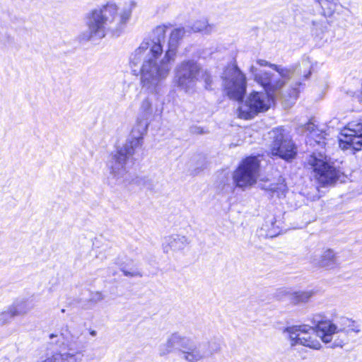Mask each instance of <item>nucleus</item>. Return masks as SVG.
<instances>
[{
	"label": "nucleus",
	"mask_w": 362,
	"mask_h": 362,
	"mask_svg": "<svg viewBox=\"0 0 362 362\" xmlns=\"http://www.w3.org/2000/svg\"><path fill=\"white\" fill-rule=\"evenodd\" d=\"M168 27L155 28L132 53V67L140 66L141 83L149 92L160 94L172 69L173 62L169 52L164 50Z\"/></svg>",
	"instance_id": "f257e3e1"
},
{
	"label": "nucleus",
	"mask_w": 362,
	"mask_h": 362,
	"mask_svg": "<svg viewBox=\"0 0 362 362\" xmlns=\"http://www.w3.org/2000/svg\"><path fill=\"white\" fill-rule=\"evenodd\" d=\"M314 324L315 327L308 325L288 327L284 330V333L288 334L291 346L300 344L319 349L321 347L319 338L325 343L333 341V346L342 347L349 341V334L360 332L356 323L346 317L332 322L322 320L320 316L316 315Z\"/></svg>",
	"instance_id": "f03ea898"
},
{
	"label": "nucleus",
	"mask_w": 362,
	"mask_h": 362,
	"mask_svg": "<svg viewBox=\"0 0 362 362\" xmlns=\"http://www.w3.org/2000/svg\"><path fill=\"white\" fill-rule=\"evenodd\" d=\"M136 3L131 1L121 8L116 4L108 2L88 13L86 25L87 30L80 37L83 40L102 39L107 33L118 36L129 21Z\"/></svg>",
	"instance_id": "7ed1b4c3"
},
{
	"label": "nucleus",
	"mask_w": 362,
	"mask_h": 362,
	"mask_svg": "<svg viewBox=\"0 0 362 362\" xmlns=\"http://www.w3.org/2000/svg\"><path fill=\"white\" fill-rule=\"evenodd\" d=\"M249 71L254 80L264 88L266 93H252L238 107L240 117L245 119L253 118L259 112L267 110L270 107L271 100L280 96L291 104L297 99L299 91L296 88L291 90L288 97L281 94L280 90L284 85V81L274 79L268 72L260 70L254 65L250 66Z\"/></svg>",
	"instance_id": "20e7f679"
},
{
	"label": "nucleus",
	"mask_w": 362,
	"mask_h": 362,
	"mask_svg": "<svg viewBox=\"0 0 362 362\" xmlns=\"http://www.w3.org/2000/svg\"><path fill=\"white\" fill-rule=\"evenodd\" d=\"M179 349V356L186 362H200L221 351V346L214 342L194 343L190 338L178 332L171 334L158 349L160 356H165Z\"/></svg>",
	"instance_id": "39448f33"
},
{
	"label": "nucleus",
	"mask_w": 362,
	"mask_h": 362,
	"mask_svg": "<svg viewBox=\"0 0 362 362\" xmlns=\"http://www.w3.org/2000/svg\"><path fill=\"white\" fill-rule=\"evenodd\" d=\"M145 129L143 126L134 127L123 146L118 148L107 162L109 175L107 177L110 185L125 183L128 180L126 168L127 160L133 156L136 148L142 145Z\"/></svg>",
	"instance_id": "423d86ee"
},
{
	"label": "nucleus",
	"mask_w": 362,
	"mask_h": 362,
	"mask_svg": "<svg viewBox=\"0 0 362 362\" xmlns=\"http://www.w3.org/2000/svg\"><path fill=\"white\" fill-rule=\"evenodd\" d=\"M202 66L194 59L184 60L175 69L174 83L185 93L194 91L197 83L200 81Z\"/></svg>",
	"instance_id": "0eeeda50"
},
{
	"label": "nucleus",
	"mask_w": 362,
	"mask_h": 362,
	"mask_svg": "<svg viewBox=\"0 0 362 362\" xmlns=\"http://www.w3.org/2000/svg\"><path fill=\"white\" fill-rule=\"evenodd\" d=\"M223 86L228 96L241 100L246 92V76L235 62L228 64L222 74Z\"/></svg>",
	"instance_id": "6e6552de"
},
{
	"label": "nucleus",
	"mask_w": 362,
	"mask_h": 362,
	"mask_svg": "<svg viewBox=\"0 0 362 362\" xmlns=\"http://www.w3.org/2000/svg\"><path fill=\"white\" fill-rule=\"evenodd\" d=\"M308 164L313 170L315 179L322 185H332L339 180L341 172L329 164L321 153L310 155Z\"/></svg>",
	"instance_id": "1a4fd4ad"
},
{
	"label": "nucleus",
	"mask_w": 362,
	"mask_h": 362,
	"mask_svg": "<svg viewBox=\"0 0 362 362\" xmlns=\"http://www.w3.org/2000/svg\"><path fill=\"white\" fill-rule=\"evenodd\" d=\"M259 161L255 156L244 159L234 171L233 182L236 187L246 188L256 183L259 175Z\"/></svg>",
	"instance_id": "9d476101"
},
{
	"label": "nucleus",
	"mask_w": 362,
	"mask_h": 362,
	"mask_svg": "<svg viewBox=\"0 0 362 362\" xmlns=\"http://www.w3.org/2000/svg\"><path fill=\"white\" fill-rule=\"evenodd\" d=\"M343 150L358 151L362 147V120L353 121L341 131L339 140Z\"/></svg>",
	"instance_id": "9b49d317"
},
{
	"label": "nucleus",
	"mask_w": 362,
	"mask_h": 362,
	"mask_svg": "<svg viewBox=\"0 0 362 362\" xmlns=\"http://www.w3.org/2000/svg\"><path fill=\"white\" fill-rule=\"evenodd\" d=\"M273 139L271 144V153L273 156L286 160L294 158L296 154L295 145L281 129L273 131Z\"/></svg>",
	"instance_id": "f8f14e48"
},
{
	"label": "nucleus",
	"mask_w": 362,
	"mask_h": 362,
	"mask_svg": "<svg viewBox=\"0 0 362 362\" xmlns=\"http://www.w3.org/2000/svg\"><path fill=\"white\" fill-rule=\"evenodd\" d=\"M312 263L319 267L332 269L338 267L340 264L338 257L335 252L330 249L325 250L319 257L315 256Z\"/></svg>",
	"instance_id": "ddd939ff"
},
{
	"label": "nucleus",
	"mask_w": 362,
	"mask_h": 362,
	"mask_svg": "<svg viewBox=\"0 0 362 362\" xmlns=\"http://www.w3.org/2000/svg\"><path fill=\"white\" fill-rule=\"evenodd\" d=\"M189 243L187 238L180 235H173L165 238L163 243L164 252L182 250Z\"/></svg>",
	"instance_id": "4468645a"
},
{
	"label": "nucleus",
	"mask_w": 362,
	"mask_h": 362,
	"mask_svg": "<svg viewBox=\"0 0 362 362\" xmlns=\"http://www.w3.org/2000/svg\"><path fill=\"white\" fill-rule=\"evenodd\" d=\"M257 64L260 66H269L272 69L275 70L277 74H271L268 73L271 76H274V78L276 80L280 79L284 81V83L286 81L290 78L292 76V71L290 69L282 67L281 66H279L276 64H271L269 62L264 59H257L256 61Z\"/></svg>",
	"instance_id": "2eb2a0df"
},
{
	"label": "nucleus",
	"mask_w": 362,
	"mask_h": 362,
	"mask_svg": "<svg viewBox=\"0 0 362 362\" xmlns=\"http://www.w3.org/2000/svg\"><path fill=\"white\" fill-rule=\"evenodd\" d=\"M279 294L288 296V300L293 304L305 303L314 296L315 292L313 290L296 291L291 293L286 290L279 291Z\"/></svg>",
	"instance_id": "dca6fc26"
},
{
	"label": "nucleus",
	"mask_w": 362,
	"mask_h": 362,
	"mask_svg": "<svg viewBox=\"0 0 362 362\" xmlns=\"http://www.w3.org/2000/svg\"><path fill=\"white\" fill-rule=\"evenodd\" d=\"M185 35L184 28H176L174 29L170 35V38L168 43V48L166 49L167 52H169L170 59L173 63L175 60V57L177 54V48L179 43V41Z\"/></svg>",
	"instance_id": "f3484780"
},
{
	"label": "nucleus",
	"mask_w": 362,
	"mask_h": 362,
	"mask_svg": "<svg viewBox=\"0 0 362 362\" xmlns=\"http://www.w3.org/2000/svg\"><path fill=\"white\" fill-rule=\"evenodd\" d=\"M13 317L26 314L31 307L28 300H21L14 302L8 307Z\"/></svg>",
	"instance_id": "a211bd4d"
},
{
	"label": "nucleus",
	"mask_w": 362,
	"mask_h": 362,
	"mask_svg": "<svg viewBox=\"0 0 362 362\" xmlns=\"http://www.w3.org/2000/svg\"><path fill=\"white\" fill-rule=\"evenodd\" d=\"M192 29L194 32H204L205 34H209L214 31V25H209L206 20H202L195 22Z\"/></svg>",
	"instance_id": "6ab92c4d"
},
{
	"label": "nucleus",
	"mask_w": 362,
	"mask_h": 362,
	"mask_svg": "<svg viewBox=\"0 0 362 362\" xmlns=\"http://www.w3.org/2000/svg\"><path fill=\"white\" fill-rule=\"evenodd\" d=\"M275 221L274 218H272L269 221H266L261 228L262 230L265 232V235L268 237H274L279 233V230L274 226Z\"/></svg>",
	"instance_id": "aec40b11"
},
{
	"label": "nucleus",
	"mask_w": 362,
	"mask_h": 362,
	"mask_svg": "<svg viewBox=\"0 0 362 362\" xmlns=\"http://www.w3.org/2000/svg\"><path fill=\"white\" fill-rule=\"evenodd\" d=\"M321 6L325 14L331 16L336 10L337 4L335 2H329V0H315Z\"/></svg>",
	"instance_id": "412c9836"
},
{
	"label": "nucleus",
	"mask_w": 362,
	"mask_h": 362,
	"mask_svg": "<svg viewBox=\"0 0 362 362\" xmlns=\"http://www.w3.org/2000/svg\"><path fill=\"white\" fill-rule=\"evenodd\" d=\"M140 112L144 117H148L152 114V102L148 98L144 99L141 103Z\"/></svg>",
	"instance_id": "4be33fe9"
},
{
	"label": "nucleus",
	"mask_w": 362,
	"mask_h": 362,
	"mask_svg": "<svg viewBox=\"0 0 362 362\" xmlns=\"http://www.w3.org/2000/svg\"><path fill=\"white\" fill-rule=\"evenodd\" d=\"M302 132H308V134H310L311 136L320 135V130L313 122L305 124L303 127Z\"/></svg>",
	"instance_id": "5701e85b"
},
{
	"label": "nucleus",
	"mask_w": 362,
	"mask_h": 362,
	"mask_svg": "<svg viewBox=\"0 0 362 362\" xmlns=\"http://www.w3.org/2000/svg\"><path fill=\"white\" fill-rule=\"evenodd\" d=\"M200 79H202L204 82V87L206 89H211L212 85V77L211 74L205 69L202 68V73L200 74Z\"/></svg>",
	"instance_id": "b1692460"
},
{
	"label": "nucleus",
	"mask_w": 362,
	"mask_h": 362,
	"mask_svg": "<svg viewBox=\"0 0 362 362\" xmlns=\"http://www.w3.org/2000/svg\"><path fill=\"white\" fill-rule=\"evenodd\" d=\"M13 316L8 308L7 310L0 312V325L10 322Z\"/></svg>",
	"instance_id": "393cba45"
},
{
	"label": "nucleus",
	"mask_w": 362,
	"mask_h": 362,
	"mask_svg": "<svg viewBox=\"0 0 362 362\" xmlns=\"http://www.w3.org/2000/svg\"><path fill=\"white\" fill-rule=\"evenodd\" d=\"M105 298L104 295L99 291L91 293L90 298H89V302L97 303L98 302L102 301Z\"/></svg>",
	"instance_id": "a878e982"
},
{
	"label": "nucleus",
	"mask_w": 362,
	"mask_h": 362,
	"mask_svg": "<svg viewBox=\"0 0 362 362\" xmlns=\"http://www.w3.org/2000/svg\"><path fill=\"white\" fill-rule=\"evenodd\" d=\"M286 185L283 183L277 184V185H272L269 187V189L273 192H276L278 195L284 194L286 191Z\"/></svg>",
	"instance_id": "bb28decb"
},
{
	"label": "nucleus",
	"mask_w": 362,
	"mask_h": 362,
	"mask_svg": "<svg viewBox=\"0 0 362 362\" xmlns=\"http://www.w3.org/2000/svg\"><path fill=\"white\" fill-rule=\"evenodd\" d=\"M122 272L126 276H141V273L137 271L130 272L129 271L122 269Z\"/></svg>",
	"instance_id": "cd10ccee"
},
{
	"label": "nucleus",
	"mask_w": 362,
	"mask_h": 362,
	"mask_svg": "<svg viewBox=\"0 0 362 362\" xmlns=\"http://www.w3.org/2000/svg\"><path fill=\"white\" fill-rule=\"evenodd\" d=\"M192 132L197 134H202L204 132L201 127H194L192 128Z\"/></svg>",
	"instance_id": "c85d7f7f"
},
{
	"label": "nucleus",
	"mask_w": 362,
	"mask_h": 362,
	"mask_svg": "<svg viewBox=\"0 0 362 362\" xmlns=\"http://www.w3.org/2000/svg\"><path fill=\"white\" fill-rule=\"evenodd\" d=\"M90 334L91 336H93V337H95V336H96V334H97V332H96L95 330H91V331L90 332Z\"/></svg>",
	"instance_id": "c756f323"
},
{
	"label": "nucleus",
	"mask_w": 362,
	"mask_h": 362,
	"mask_svg": "<svg viewBox=\"0 0 362 362\" xmlns=\"http://www.w3.org/2000/svg\"><path fill=\"white\" fill-rule=\"evenodd\" d=\"M311 74V71L310 70L306 74L304 75L305 79L308 78L310 75Z\"/></svg>",
	"instance_id": "7c9ffc66"
},
{
	"label": "nucleus",
	"mask_w": 362,
	"mask_h": 362,
	"mask_svg": "<svg viewBox=\"0 0 362 362\" xmlns=\"http://www.w3.org/2000/svg\"><path fill=\"white\" fill-rule=\"evenodd\" d=\"M61 312H62V313H65V309H62Z\"/></svg>",
	"instance_id": "2f4dec72"
}]
</instances>
